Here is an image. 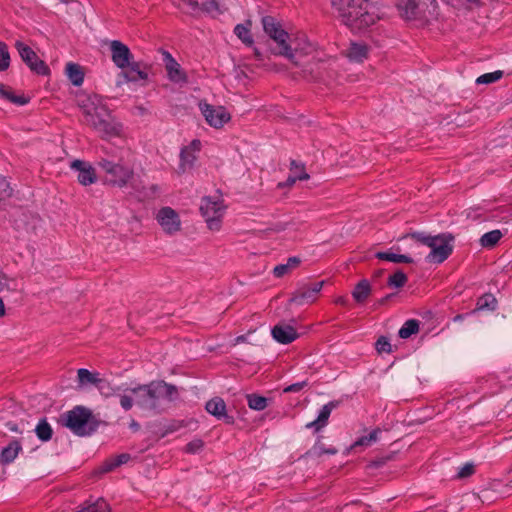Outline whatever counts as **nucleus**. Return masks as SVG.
<instances>
[{
    "instance_id": "obj_12",
    "label": "nucleus",
    "mask_w": 512,
    "mask_h": 512,
    "mask_svg": "<svg viewBox=\"0 0 512 512\" xmlns=\"http://www.w3.org/2000/svg\"><path fill=\"white\" fill-rule=\"evenodd\" d=\"M156 220L162 230L168 235H174L181 230L179 214L171 207H162L156 214Z\"/></svg>"
},
{
    "instance_id": "obj_16",
    "label": "nucleus",
    "mask_w": 512,
    "mask_h": 512,
    "mask_svg": "<svg viewBox=\"0 0 512 512\" xmlns=\"http://www.w3.org/2000/svg\"><path fill=\"white\" fill-rule=\"evenodd\" d=\"M201 149V142L198 139H194L189 145L184 146L180 151V164L179 170L185 172L187 169L193 167L194 162L197 159V153Z\"/></svg>"
},
{
    "instance_id": "obj_11",
    "label": "nucleus",
    "mask_w": 512,
    "mask_h": 512,
    "mask_svg": "<svg viewBox=\"0 0 512 512\" xmlns=\"http://www.w3.org/2000/svg\"><path fill=\"white\" fill-rule=\"evenodd\" d=\"M15 47L23 62L32 72L43 76L49 75L50 69L47 64L28 45L21 41H16Z\"/></svg>"
},
{
    "instance_id": "obj_48",
    "label": "nucleus",
    "mask_w": 512,
    "mask_h": 512,
    "mask_svg": "<svg viewBox=\"0 0 512 512\" xmlns=\"http://www.w3.org/2000/svg\"><path fill=\"white\" fill-rule=\"evenodd\" d=\"M475 472V467L472 463H466L462 467L459 468L457 477L460 479L467 478L473 475Z\"/></svg>"
},
{
    "instance_id": "obj_7",
    "label": "nucleus",
    "mask_w": 512,
    "mask_h": 512,
    "mask_svg": "<svg viewBox=\"0 0 512 512\" xmlns=\"http://www.w3.org/2000/svg\"><path fill=\"white\" fill-rule=\"evenodd\" d=\"M97 165L107 175L106 183L112 186L124 188L134 177L133 168L120 162L101 157Z\"/></svg>"
},
{
    "instance_id": "obj_37",
    "label": "nucleus",
    "mask_w": 512,
    "mask_h": 512,
    "mask_svg": "<svg viewBox=\"0 0 512 512\" xmlns=\"http://www.w3.org/2000/svg\"><path fill=\"white\" fill-rule=\"evenodd\" d=\"M0 96L11 103L18 105H25L28 102L26 97L14 95L13 91L4 84H0Z\"/></svg>"
},
{
    "instance_id": "obj_23",
    "label": "nucleus",
    "mask_w": 512,
    "mask_h": 512,
    "mask_svg": "<svg viewBox=\"0 0 512 512\" xmlns=\"http://www.w3.org/2000/svg\"><path fill=\"white\" fill-rule=\"evenodd\" d=\"M22 450L21 443L17 440L11 441L0 453V463L7 465L12 463Z\"/></svg>"
},
{
    "instance_id": "obj_28",
    "label": "nucleus",
    "mask_w": 512,
    "mask_h": 512,
    "mask_svg": "<svg viewBox=\"0 0 512 512\" xmlns=\"http://www.w3.org/2000/svg\"><path fill=\"white\" fill-rule=\"evenodd\" d=\"M65 71H66L67 77L69 78V80L71 81V83L74 86L82 85V83L84 81V73H83L80 65L73 63V62H69L66 65Z\"/></svg>"
},
{
    "instance_id": "obj_4",
    "label": "nucleus",
    "mask_w": 512,
    "mask_h": 512,
    "mask_svg": "<svg viewBox=\"0 0 512 512\" xmlns=\"http://www.w3.org/2000/svg\"><path fill=\"white\" fill-rule=\"evenodd\" d=\"M61 423L69 428L77 436H89L96 431L98 421L90 409L76 406L72 410L61 415Z\"/></svg>"
},
{
    "instance_id": "obj_52",
    "label": "nucleus",
    "mask_w": 512,
    "mask_h": 512,
    "mask_svg": "<svg viewBox=\"0 0 512 512\" xmlns=\"http://www.w3.org/2000/svg\"><path fill=\"white\" fill-rule=\"evenodd\" d=\"M307 385V383L305 381L303 382H297V383H294V384H291L289 386H287L285 389H284V392L285 393H295V392H299L301 391L305 386Z\"/></svg>"
},
{
    "instance_id": "obj_51",
    "label": "nucleus",
    "mask_w": 512,
    "mask_h": 512,
    "mask_svg": "<svg viewBox=\"0 0 512 512\" xmlns=\"http://www.w3.org/2000/svg\"><path fill=\"white\" fill-rule=\"evenodd\" d=\"M134 401L135 399L133 400L130 395L124 394L120 396V406L125 411H129L133 407Z\"/></svg>"
},
{
    "instance_id": "obj_62",
    "label": "nucleus",
    "mask_w": 512,
    "mask_h": 512,
    "mask_svg": "<svg viewBox=\"0 0 512 512\" xmlns=\"http://www.w3.org/2000/svg\"><path fill=\"white\" fill-rule=\"evenodd\" d=\"M60 1L63 2V3H68L69 2V0H60Z\"/></svg>"
},
{
    "instance_id": "obj_6",
    "label": "nucleus",
    "mask_w": 512,
    "mask_h": 512,
    "mask_svg": "<svg viewBox=\"0 0 512 512\" xmlns=\"http://www.w3.org/2000/svg\"><path fill=\"white\" fill-rule=\"evenodd\" d=\"M199 209L208 229L213 232L219 231L227 209L222 197L220 195L203 197Z\"/></svg>"
},
{
    "instance_id": "obj_10",
    "label": "nucleus",
    "mask_w": 512,
    "mask_h": 512,
    "mask_svg": "<svg viewBox=\"0 0 512 512\" xmlns=\"http://www.w3.org/2000/svg\"><path fill=\"white\" fill-rule=\"evenodd\" d=\"M198 106L206 122L213 128L220 129L231 119L223 106H213L206 101H200Z\"/></svg>"
},
{
    "instance_id": "obj_2",
    "label": "nucleus",
    "mask_w": 512,
    "mask_h": 512,
    "mask_svg": "<svg viewBox=\"0 0 512 512\" xmlns=\"http://www.w3.org/2000/svg\"><path fill=\"white\" fill-rule=\"evenodd\" d=\"M341 21L352 31H362L380 19L377 8L368 0H331Z\"/></svg>"
},
{
    "instance_id": "obj_9",
    "label": "nucleus",
    "mask_w": 512,
    "mask_h": 512,
    "mask_svg": "<svg viewBox=\"0 0 512 512\" xmlns=\"http://www.w3.org/2000/svg\"><path fill=\"white\" fill-rule=\"evenodd\" d=\"M453 240L454 238L450 234H440L434 236V239L429 246L431 251L426 256V261L429 263L437 264L444 262L452 254Z\"/></svg>"
},
{
    "instance_id": "obj_30",
    "label": "nucleus",
    "mask_w": 512,
    "mask_h": 512,
    "mask_svg": "<svg viewBox=\"0 0 512 512\" xmlns=\"http://www.w3.org/2000/svg\"><path fill=\"white\" fill-rule=\"evenodd\" d=\"M251 22L247 21L245 24H237L234 28L235 35L247 46H252L253 38L250 32Z\"/></svg>"
},
{
    "instance_id": "obj_21",
    "label": "nucleus",
    "mask_w": 512,
    "mask_h": 512,
    "mask_svg": "<svg viewBox=\"0 0 512 512\" xmlns=\"http://www.w3.org/2000/svg\"><path fill=\"white\" fill-rule=\"evenodd\" d=\"M368 53L369 48L365 43L351 42L345 55L350 61L361 63L367 59Z\"/></svg>"
},
{
    "instance_id": "obj_20",
    "label": "nucleus",
    "mask_w": 512,
    "mask_h": 512,
    "mask_svg": "<svg viewBox=\"0 0 512 512\" xmlns=\"http://www.w3.org/2000/svg\"><path fill=\"white\" fill-rule=\"evenodd\" d=\"M338 406V402L330 401L329 403L325 404L317 417L316 420L309 422L306 424V428L311 429L314 428L315 432L320 431L323 427H325L328 423V419L330 417V414L334 408Z\"/></svg>"
},
{
    "instance_id": "obj_34",
    "label": "nucleus",
    "mask_w": 512,
    "mask_h": 512,
    "mask_svg": "<svg viewBox=\"0 0 512 512\" xmlns=\"http://www.w3.org/2000/svg\"><path fill=\"white\" fill-rule=\"evenodd\" d=\"M35 433L41 441H49L52 438L53 430L45 418L41 419L35 428Z\"/></svg>"
},
{
    "instance_id": "obj_17",
    "label": "nucleus",
    "mask_w": 512,
    "mask_h": 512,
    "mask_svg": "<svg viewBox=\"0 0 512 512\" xmlns=\"http://www.w3.org/2000/svg\"><path fill=\"white\" fill-rule=\"evenodd\" d=\"M165 68L168 79L174 83H186L187 75L181 69L180 64L173 58L169 52H164Z\"/></svg>"
},
{
    "instance_id": "obj_19",
    "label": "nucleus",
    "mask_w": 512,
    "mask_h": 512,
    "mask_svg": "<svg viewBox=\"0 0 512 512\" xmlns=\"http://www.w3.org/2000/svg\"><path fill=\"white\" fill-rule=\"evenodd\" d=\"M273 338L281 344H289L298 338L295 328L286 323L275 325L271 331Z\"/></svg>"
},
{
    "instance_id": "obj_43",
    "label": "nucleus",
    "mask_w": 512,
    "mask_h": 512,
    "mask_svg": "<svg viewBox=\"0 0 512 512\" xmlns=\"http://www.w3.org/2000/svg\"><path fill=\"white\" fill-rule=\"evenodd\" d=\"M10 65V54L8 46L4 42H0V71H5Z\"/></svg>"
},
{
    "instance_id": "obj_26",
    "label": "nucleus",
    "mask_w": 512,
    "mask_h": 512,
    "mask_svg": "<svg viewBox=\"0 0 512 512\" xmlns=\"http://www.w3.org/2000/svg\"><path fill=\"white\" fill-rule=\"evenodd\" d=\"M131 456L128 453H122L107 459L100 467L101 473H107L122 464H126L130 460Z\"/></svg>"
},
{
    "instance_id": "obj_57",
    "label": "nucleus",
    "mask_w": 512,
    "mask_h": 512,
    "mask_svg": "<svg viewBox=\"0 0 512 512\" xmlns=\"http://www.w3.org/2000/svg\"><path fill=\"white\" fill-rule=\"evenodd\" d=\"M6 315V308L2 297H0V318Z\"/></svg>"
},
{
    "instance_id": "obj_59",
    "label": "nucleus",
    "mask_w": 512,
    "mask_h": 512,
    "mask_svg": "<svg viewBox=\"0 0 512 512\" xmlns=\"http://www.w3.org/2000/svg\"><path fill=\"white\" fill-rule=\"evenodd\" d=\"M470 313H467V314H458L456 315L454 318H453V321L454 322H458V321H461L464 319L465 316L469 315Z\"/></svg>"
},
{
    "instance_id": "obj_44",
    "label": "nucleus",
    "mask_w": 512,
    "mask_h": 512,
    "mask_svg": "<svg viewBox=\"0 0 512 512\" xmlns=\"http://www.w3.org/2000/svg\"><path fill=\"white\" fill-rule=\"evenodd\" d=\"M406 282H407V276L402 271H397L396 273L391 275L388 279V285L395 287V288L403 287Z\"/></svg>"
},
{
    "instance_id": "obj_58",
    "label": "nucleus",
    "mask_w": 512,
    "mask_h": 512,
    "mask_svg": "<svg viewBox=\"0 0 512 512\" xmlns=\"http://www.w3.org/2000/svg\"><path fill=\"white\" fill-rule=\"evenodd\" d=\"M254 56H255L256 60H258V61L263 60V55L257 48H254Z\"/></svg>"
},
{
    "instance_id": "obj_53",
    "label": "nucleus",
    "mask_w": 512,
    "mask_h": 512,
    "mask_svg": "<svg viewBox=\"0 0 512 512\" xmlns=\"http://www.w3.org/2000/svg\"><path fill=\"white\" fill-rule=\"evenodd\" d=\"M290 270L288 269L286 264H279L274 267L273 274L275 277L280 278L286 275Z\"/></svg>"
},
{
    "instance_id": "obj_8",
    "label": "nucleus",
    "mask_w": 512,
    "mask_h": 512,
    "mask_svg": "<svg viewBox=\"0 0 512 512\" xmlns=\"http://www.w3.org/2000/svg\"><path fill=\"white\" fill-rule=\"evenodd\" d=\"M262 25L265 33L279 46V51L274 52V54L295 60L291 46L287 43L288 33L281 27L280 23L272 16H265L262 18Z\"/></svg>"
},
{
    "instance_id": "obj_33",
    "label": "nucleus",
    "mask_w": 512,
    "mask_h": 512,
    "mask_svg": "<svg viewBox=\"0 0 512 512\" xmlns=\"http://www.w3.org/2000/svg\"><path fill=\"white\" fill-rule=\"evenodd\" d=\"M77 377L80 385L92 384L97 386L101 379L98 373H92L85 368H81L77 371Z\"/></svg>"
},
{
    "instance_id": "obj_60",
    "label": "nucleus",
    "mask_w": 512,
    "mask_h": 512,
    "mask_svg": "<svg viewBox=\"0 0 512 512\" xmlns=\"http://www.w3.org/2000/svg\"><path fill=\"white\" fill-rule=\"evenodd\" d=\"M467 2L473 4V5H476V6H479L480 5V0H467Z\"/></svg>"
},
{
    "instance_id": "obj_31",
    "label": "nucleus",
    "mask_w": 512,
    "mask_h": 512,
    "mask_svg": "<svg viewBox=\"0 0 512 512\" xmlns=\"http://www.w3.org/2000/svg\"><path fill=\"white\" fill-rule=\"evenodd\" d=\"M371 287L370 283L364 279L361 280L352 292V296L358 303L364 302L370 295Z\"/></svg>"
},
{
    "instance_id": "obj_55",
    "label": "nucleus",
    "mask_w": 512,
    "mask_h": 512,
    "mask_svg": "<svg viewBox=\"0 0 512 512\" xmlns=\"http://www.w3.org/2000/svg\"><path fill=\"white\" fill-rule=\"evenodd\" d=\"M204 9L209 13L219 12V5L216 1L212 0L204 4Z\"/></svg>"
},
{
    "instance_id": "obj_45",
    "label": "nucleus",
    "mask_w": 512,
    "mask_h": 512,
    "mask_svg": "<svg viewBox=\"0 0 512 512\" xmlns=\"http://www.w3.org/2000/svg\"><path fill=\"white\" fill-rule=\"evenodd\" d=\"M311 454L315 455V456H322L323 454H331V455H334L337 453V449L331 447V448H325L324 447V444L322 443H319L317 442L313 448L310 450Z\"/></svg>"
},
{
    "instance_id": "obj_61",
    "label": "nucleus",
    "mask_w": 512,
    "mask_h": 512,
    "mask_svg": "<svg viewBox=\"0 0 512 512\" xmlns=\"http://www.w3.org/2000/svg\"><path fill=\"white\" fill-rule=\"evenodd\" d=\"M337 303H339V304H345V299H343V298H339V299L337 300Z\"/></svg>"
},
{
    "instance_id": "obj_46",
    "label": "nucleus",
    "mask_w": 512,
    "mask_h": 512,
    "mask_svg": "<svg viewBox=\"0 0 512 512\" xmlns=\"http://www.w3.org/2000/svg\"><path fill=\"white\" fill-rule=\"evenodd\" d=\"M375 347L378 353H390L392 351V346L389 342V339L384 336L378 338Z\"/></svg>"
},
{
    "instance_id": "obj_39",
    "label": "nucleus",
    "mask_w": 512,
    "mask_h": 512,
    "mask_svg": "<svg viewBox=\"0 0 512 512\" xmlns=\"http://www.w3.org/2000/svg\"><path fill=\"white\" fill-rule=\"evenodd\" d=\"M13 193V189L10 186L8 180L0 175V205L8 200Z\"/></svg>"
},
{
    "instance_id": "obj_5",
    "label": "nucleus",
    "mask_w": 512,
    "mask_h": 512,
    "mask_svg": "<svg viewBox=\"0 0 512 512\" xmlns=\"http://www.w3.org/2000/svg\"><path fill=\"white\" fill-rule=\"evenodd\" d=\"M292 49L295 60L288 59L294 66L300 67L305 77L310 79H317L316 72L319 61L314 55L313 45L303 37H299L289 44Z\"/></svg>"
},
{
    "instance_id": "obj_41",
    "label": "nucleus",
    "mask_w": 512,
    "mask_h": 512,
    "mask_svg": "<svg viewBox=\"0 0 512 512\" xmlns=\"http://www.w3.org/2000/svg\"><path fill=\"white\" fill-rule=\"evenodd\" d=\"M15 292L17 284L14 279L9 278L2 270H0V293L4 290Z\"/></svg>"
},
{
    "instance_id": "obj_27",
    "label": "nucleus",
    "mask_w": 512,
    "mask_h": 512,
    "mask_svg": "<svg viewBox=\"0 0 512 512\" xmlns=\"http://www.w3.org/2000/svg\"><path fill=\"white\" fill-rule=\"evenodd\" d=\"M497 308V300L491 293H486L477 299L476 308L471 311L474 314L478 311H494Z\"/></svg>"
},
{
    "instance_id": "obj_42",
    "label": "nucleus",
    "mask_w": 512,
    "mask_h": 512,
    "mask_svg": "<svg viewBox=\"0 0 512 512\" xmlns=\"http://www.w3.org/2000/svg\"><path fill=\"white\" fill-rule=\"evenodd\" d=\"M503 76V72L498 70L491 73H485L476 79L477 84H490L500 80Z\"/></svg>"
},
{
    "instance_id": "obj_32",
    "label": "nucleus",
    "mask_w": 512,
    "mask_h": 512,
    "mask_svg": "<svg viewBox=\"0 0 512 512\" xmlns=\"http://www.w3.org/2000/svg\"><path fill=\"white\" fill-rule=\"evenodd\" d=\"M419 321L416 319L407 320L403 326L399 329L398 335L402 339H407L410 336L418 333Z\"/></svg>"
},
{
    "instance_id": "obj_14",
    "label": "nucleus",
    "mask_w": 512,
    "mask_h": 512,
    "mask_svg": "<svg viewBox=\"0 0 512 512\" xmlns=\"http://www.w3.org/2000/svg\"><path fill=\"white\" fill-rule=\"evenodd\" d=\"M323 284L324 282L320 281L302 286L295 292L294 296L291 298V301L298 305L313 303L317 299Z\"/></svg>"
},
{
    "instance_id": "obj_50",
    "label": "nucleus",
    "mask_w": 512,
    "mask_h": 512,
    "mask_svg": "<svg viewBox=\"0 0 512 512\" xmlns=\"http://www.w3.org/2000/svg\"><path fill=\"white\" fill-rule=\"evenodd\" d=\"M203 445L204 443L202 440L195 439L185 446V451L188 453H196L202 449Z\"/></svg>"
},
{
    "instance_id": "obj_49",
    "label": "nucleus",
    "mask_w": 512,
    "mask_h": 512,
    "mask_svg": "<svg viewBox=\"0 0 512 512\" xmlns=\"http://www.w3.org/2000/svg\"><path fill=\"white\" fill-rule=\"evenodd\" d=\"M309 177L310 176L306 171H302L301 174H295V175H292L290 173V175L288 176V178L286 180L285 186H292L296 181L308 180Z\"/></svg>"
},
{
    "instance_id": "obj_29",
    "label": "nucleus",
    "mask_w": 512,
    "mask_h": 512,
    "mask_svg": "<svg viewBox=\"0 0 512 512\" xmlns=\"http://www.w3.org/2000/svg\"><path fill=\"white\" fill-rule=\"evenodd\" d=\"M381 430L379 428L373 429L368 435L358 438L349 448L354 450L358 447H369L378 440Z\"/></svg>"
},
{
    "instance_id": "obj_18",
    "label": "nucleus",
    "mask_w": 512,
    "mask_h": 512,
    "mask_svg": "<svg viewBox=\"0 0 512 512\" xmlns=\"http://www.w3.org/2000/svg\"><path fill=\"white\" fill-rule=\"evenodd\" d=\"M205 409L218 420H223L227 424H232L234 422V418L226 413V404L220 397L210 399L206 403Z\"/></svg>"
},
{
    "instance_id": "obj_3",
    "label": "nucleus",
    "mask_w": 512,
    "mask_h": 512,
    "mask_svg": "<svg viewBox=\"0 0 512 512\" xmlns=\"http://www.w3.org/2000/svg\"><path fill=\"white\" fill-rule=\"evenodd\" d=\"M91 102V106H87L83 110L84 123L91 127L104 140L114 137H120L122 133V124L116 121L106 106L95 98Z\"/></svg>"
},
{
    "instance_id": "obj_40",
    "label": "nucleus",
    "mask_w": 512,
    "mask_h": 512,
    "mask_svg": "<svg viewBox=\"0 0 512 512\" xmlns=\"http://www.w3.org/2000/svg\"><path fill=\"white\" fill-rule=\"evenodd\" d=\"M96 387L105 397H110L120 391V387H113L108 381L104 379H100Z\"/></svg>"
},
{
    "instance_id": "obj_35",
    "label": "nucleus",
    "mask_w": 512,
    "mask_h": 512,
    "mask_svg": "<svg viewBox=\"0 0 512 512\" xmlns=\"http://www.w3.org/2000/svg\"><path fill=\"white\" fill-rule=\"evenodd\" d=\"M376 257L380 260H385L394 263H412V259L403 254H396L392 252H378L376 253Z\"/></svg>"
},
{
    "instance_id": "obj_47",
    "label": "nucleus",
    "mask_w": 512,
    "mask_h": 512,
    "mask_svg": "<svg viewBox=\"0 0 512 512\" xmlns=\"http://www.w3.org/2000/svg\"><path fill=\"white\" fill-rule=\"evenodd\" d=\"M407 237H410L411 239H414L428 247L431 245V242L434 239V236L427 235L423 232H413L409 234Z\"/></svg>"
},
{
    "instance_id": "obj_24",
    "label": "nucleus",
    "mask_w": 512,
    "mask_h": 512,
    "mask_svg": "<svg viewBox=\"0 0 512 512\" xmlns=\"http://www.w3.org/2000/svg\"><path fill=\"white\" fill-rule=\"evenodd\" d=\"M126 69L127 70L123 72V76L129 82H137L148 78L147 72L141 69L140 63L138 62L130 61Z\"/></svg>"
},
{
    "instance_id": "obj_56",
    "label": "nucleus",
    "mask_w": 512,
    "mask_h": 512,
    "mask_svg": "<svg viewBox=\"0 0 512 512\" xmlns=\"http://www.w3.org/2000/svg\"><path fill=\"white\" fill-rule=\"evenodd\" d=\"M301 260L298 257H289L285 263L289 270L296 268L300 264Z\"/></svg>"
},
{
    "instance_id": "obj_54",
    "label": "nucleus",
    "mask_w": 512,
    "mask_h": 512,
    "mask_svg": "<svg viewBox=\"0 0 512 512\" xmlns=\"http://www.w3.org/2000/svg\"><path fill=\"white\" fill-rule=\"evenodd\" d=\"M302 171H305V166L301 163L292 160L290 163V172L292 175L301 174Z\"/></svg>"
},
{
    "instance_id": "obj_36",
    "label": "nucleus",
    "mask_w": 512,
    "mask_h": 512,
    "mask_svg": "<svg viewBox=\"0 0 512 512\" xmlns=\"http://www.w3.org/2000/svg\"><path fill=\"white\" fill-rule=\"evenodd\" d=\"M246 398L247 404L252 410L262 411L268 406V399L264 396L248 394Z\"/></svg>"
},
{
    "instance_id": "obj_13",
    "label": "nucleus",
    "mask_w": 512,
    "mask_h": 512,
    "mask_svg": "<svg viewBox=\"0 0 512 512\" xmlns=\"http://www.w3.org/2000/svg\"><path fill=\"white\" fill-rule=\"evenodd\" d=\"M111 59L115 66L121 70H125L133 60V54L129 47L118 40L110 42Z\"/></svg>"
},
{
    "instance_id": "obj_22",
    "label": "nucleus",
    "mask_w": 512,
    "mask_h": 512,
    "mask_svg": "<svg viewBox=\"0 0 512 512\" xmlns=\"http://www.w3.org/2000/svg\"><path fill=\"white\" fill-rule=\"evenodd\" d=\"M434 4V0H408L404 6V16L407 19H415L421 16V8L427 4Z\"/></svg>"
},
{
    "instance_id": "obj_15",
    "label": "nucleus",
    "mask_w": 512,
    "mask_h": 512,
    "mask_svg": "<svg viewBox=\"0 0 512 512\" xmlns=\"http://www.w3.org/2000/svg\"><path fill=\"white\" fill-rule=\"evenodd\" d=\"M70 167L78 172L77 180L81 185L88 186L97 181L95 168L90 163L77 159L71 162Z\"/></svg>"
},
{
    "instance_id": "obj_25",
    "label": "nucleus",
    "mask_w": 512,
    "mask_h": 512,
    "mask_svg": "<svg viewBox=\"0 0 512 512\" xmlns=\"http://www.w3.org/2000/svg\"><path fill=\"white\" fill-rule=\"evenodd\" d=\"M76 512H110V506L103 498H98L85 501Z\"/></svg>"
},
{
    "instance_id": "obj_1",
    "label": "nucleus",
    "mask_w": 512,
    "mask_h": 512,
    "mask_svg": "<svg viewBox=\"0 0 512 512\" xmlns=\"http://www.w3.org/2000/svg\"><path fill=\"white\" fill-rule=\"evenodd\" d=\"M125 391L130 392L135 397V404L137 406L154 413L165 411L179 395L175 385L163 380L152 381L134 388H127Z\"/></svg>"
},
{
    "instance_id": "obj_38",
    "label": "nucleus",
    "mask_w": 512,
    "mask_h": 512,
    "mask_svg": "<svg viewBox=\"0 0 512 512\" xmlns=\"http://www.w3.org/2000/svg\"><path fill=\"white\" fill-rule=\"evenodd\" d=\"M501 237L502 233L499 230H492L481 237L480 243L483 247H493Z\"/></svg>"
}]
</instances>
